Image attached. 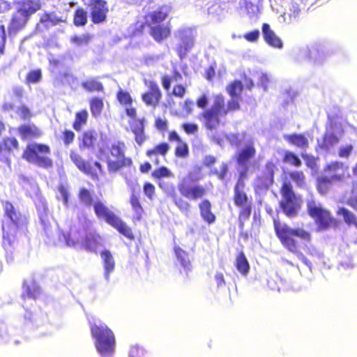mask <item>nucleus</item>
<instances>
[{
	"label": "nucleus",
	"mask_w": 357,
	"mask_h": 357,
	"mask_svg": "<svg viewBox=\"0 0 357 357\" xmlns=\"http://www.w3.org/2000/svg\"><path fill=\"white\" fill-rule=\"evenodd\" d=\"M243 90L242 82L235 79L226 86V91L230 96V99L227 102L225 96L222 93H218L213 96L212 106L206 109L208 104L207 96L203 94L197 99V106L199 108L204 109L199 114L198 119L206 130H216L220 127L222 118L227 116L229 113L241 109L240 102L242 101L241 93Z\"/></svg>",
	"instance_id": "f257e3e1"
},
{
	"label": "nucleus",
	"mask_w": 357,
	"mask_h": 357,
	"mask_svg": "<svg viewBox=\"0 0 357 357\" xmlns=\"http://www.w3.org/2000/svg\"><path fill=\"white\" fill-rule=\"evenodd\" d=\"M172 12V6L162 4L144 15V22L135 24V34L143 33L146 26L149 27V34L157 43H162L171 36V27L160 24L167 20Z\"/></svg>",
	"instance_id": "f03ea898"
},
{
	"label": "nucleus",
	"mask_w": 357,
	"mask_h": 357,
	"mask_svg": "<svg viewBox=\"0 0 357 357\" xmlns=\"http://www.w3.org/2000/svg\"><path fill=\"white\" fill-rule=\"evenodd\" d=\"M273 227L283 248L305 259L301 253V249L307 246L306 243L311 242V234L303 228L290 227L287 224L282 223L278 218L273 220Z\"/></svg>",
	"instance_id": "7ed1b4c3"
},
{
	"label": "nucleus",
	"mask_w": 357,
	"mask_h": 357,
	"mask_svg": "<svg viewBox=\"0 0 357 357\" xmlns=\"http://www.w3.org/2000/svg\"><path fill=\"white\" fill-rule=\"evenodd\" d=\"M4 216L10 224L2 225V244L4 248L12 246L17 239V232L20 229H26L29 223L28 215L17 211L10 201L1 202Z\"/></svg>",
	"instance_id": "20e7f679"
},
{
	"label": "nucleus",
	"mask_w": 357,
	"mask_h": 357,
	"mask_svg": "<svg viewBox=\"0 0 357 357\" xmlns=\"http://www.w3.org/2000/svg\"><path fill=\"white\" fill-rule=\"evenodd\" d=\"M324 172L330 174V176H321L316 180V188L321 195L328 194L333 185L343 186L347 180L351 178L348 166L340 161H333L326 164Z\"/></svg>",
	"instance_id": "39448f33"
},
{
	"label": "nucleus",
	"mask_w": 357,
	"mask_h": 357,
	"mask_svg": "<svg viewBox=\"0 0 357 357\" xmlns=\"http://www.w3.org/2000/svg\"><path fill=\"white\" fill-rule=\"evenodd\" d=\"M90 331L95 340L96 350L102 357H107L114 354L116 340L113 331L105 324L97 325L91 324Z\"/></svg>",
	"instance_id": "423d86ee"
},
{
	"label": "nucleus",
	"mask_w": 357,
	"mask_h": 357,
	"mask_svg": "<svg viewBox=\"0 0 357 357\" xmlns=\"http://www.w3.org/2000/svg\"><path fill=\"white\" fill-rule=\"evenodd\" d=\"M51 149L49 145L40 143H31L26 145L22 158L30 164L40 168L49 169L53 167V160L50 156Z\"/></svg>",
	"instance_id": "0eeeda50"
},
{
	"label": "nucleus",
	"mask_w": 357,
	"mask_h": 357,
	"mask_svg": "<svg viewBox=\"0 0 357 357\" xmlns=\"http://www.w3.org/2000/svg\"><path fill=\"white\" fill-rule=\"evenodd\" d=\"M306 206L307 213L314 220L318 231H326L339 227V220L320 204L312 199L307 202Z\"/></svg>",
	"instance_id": "6e6552de"
},
{
	"label": "nucleus",
	"mask_w": 357,
	"mask_h": 357,
	"mask_svg": "<svg viewBox=\"0 0 357 357\" xmlns=\"http://www.w3.org/2000/svg\"><path fill=\"white\" fill-rule=\"evenodd\" d=\"M96 215L116 229L121 234L130 241L135 240V235L132 229L127 225L119 217L111 211L101 200H96L93 206Z\"/></svg>",
	"instance_id": "1a4fd4ad"
},
{
	"label": "nucleus",
	"mask_w": 357,
	"mask_h": 357,
	"mask_svg": "<svg viewBox=\"0 0 357 357\" xmlns=\"http://www.w3.org/2000/svg\"><path fill=\"white\" fill-rule=\"evenodd\" d=\"M108 151L109 155L106 157V163L109 173H116L132 166V158L126 155V144L123 142L118 141L113 143L108 148Z\"/></svg>",
	"instance_id": "9d476101"
},
{
	"label": "nucleus",
	"mask_w": 357,
	"mask_h": 357,
	"mask_svg": "<svg viewBox=\"0 0 357 357\" xmlns=\"http://www.w3.org/2000/svg\"><path fill=\"white\" fill-rule=\"evenodd\" d=\"M201 178L193 172H188L178 183L177 188L181 195L190 201L203 199L207 195V189L199 183Z\"/></svg>",
	"instance_id": "9b49d317"
},
{
	"label": "nucleus",
	"mask_w": 357,
	"mask_h": 357,
	"mask_svg": "<svg viewBox=\"0 0 357 357\" xmlns=\"http://www.w3.org/2000/svg\"><path fill=\"white\" fill-rule=\"evenodd\" d=\"M280 192L282 197L279 203L280 208L287 217H296L302 206L301 197L295 194L289 182L282 183Z\"/></svg>",
	"instance_id": "f8f14e48"
},
{
	"label": "nucleus",
	"mask_w": 357,
	"mask_h": 357,
	"mask_svg": "<svg viewBox=\"0 0 357 357\" xmlns=\"http://www.w3.org/2000/svg\"><path fill=\"white\" fill-rule=\"evenodd\" d=\"M245 183L241 178H239L234 186V204L241 208L238 214V221L241 227H243L244 222L248 220L251 215L252 206L249 202L247 194L243 189Z\"/></svg>",
	"instance_id": "ddd939ff"
},
{
	"label": "nucleus",
	"mask_w": 357,
	"mask_h": 357,
	"mask_svg": "<svg viewBox=\"0 0 357 357\" xmlns=\"http://www.w3.org/2000/svg\"><path fill=\"white\" fill-rule=\"evenodd\" d=\"M160 79L162 88L166 91H170L172 96L181 100L186 95L188 85L181 83L183 75L177 69H174L171 75H162Z\"/></svg>",
	"instance_id": "4468645a"
},
{
	"label": "nucleus",
	"mask_w": 357,
	"mask_h": 357,
	"mask_svg": "<svg viewBox=\"0 0 357 357\" xmlns=\"http://www.w3.org/2000/svg\"><path fill=\"white\" fill-rule=\"evenodd\" d=\"M70 158L80 172L91 176L93 178L98 179L99 175L105 174L102 165L98 161H95L92 165L75 151L70 152Z\"/></svg>",
	"instance_id": "2eb2a0df"
},
{
	"label": "nucleus",
	"mask_w": 357,
	"mask_h": 357,
	"mask_svg": "<svg viewBox=\"0 0 357 357\" xmlns=\"http://www.w3.org/2000/svg\"><path fill=\"white\" fill-rule=\"evenodd\" d=\"M145 84L148 90L142 94V100L147 107L155 108L162 100V93L159 85L154 80L146 81Z\"/></svg>",
	"instance_id": "dca6fc26"
},
{
	"label": "nucleus",
	"mask_w": 357,
	"mask_h": 357,
	"mask_svg": "<svg viewBox=\"0 0 357 357\" xmlns=\"http://www.w3.org/2000/svg\"><path fill=\"white\" fill-rule=\"evenodd\" d=\"M90 17L94 24L106 21L109 12L107 2L105 0H89Z\"/></svg>",
	"instance_id": "f3484780"
},
{
	"label": "nucleus",
	"mask_w": 357,
	"mask_h": 357,
	"mask_svg": "<svg viewBox=\"0 0 357 357\" xmlns=\"http://www.w3.org/2000/svg\"><path fill=\"white\" fill-rule=\"evenodd\" d=\"M275 169L276 165L273 161L266 162L264 170L256 179L259 188L267 189L273 185Z\"/></svg>",
	"instance_id": "a211bd4d"
},
{
	"label": "nucleus",
	"mask_w": 357,
	"mask_h": 357,
	"mask_svg": "<svg viewBox=\"0 0 357 357\" xmlns=\"http://www.w3.org/2000/svg\"><path fill=\"white\" fill-rule=\"evenodd\" d=\"M30 17L26 15L24 12L20 11L18 8L12 15L8 26V32L10 34H15L22 29H23L27 22H29Z\"/></svg>",
	"instance_id": "6ab92c4d"
},
{
	"label": "nucleus",
	"mask_w": 357,
	"mask_h": 357,
	"mask_svg": "<svg viewBox=\"0 0 357 357\" xmlns=\"http://www.w3.org/2000/svg\"><path fill=\"white\" fill-rule=\"evenodd\" d=\"M169 149V144L167 142H162L155 144L150 149H148L145 152V155L153 162L155 165L158 166L160 163L159 156L165 158Z\"/></svg>",
	"instance_id": "aec40b11"
},
{
	"label": "nucleus",
	"mask_w": 357,
	"mask_h": 357,
	"mask_svg": "<svg viewBox=\"0 0 357 357\" xmlns=\"http://www.w3.org/2000/svg\"><path fill=\"white\" fill-rule=\"evenodd\" d=\"M116 99L122 106L125 107V112L128 116L131 119L137 117V109L132 106L133 99L128 91L119 89L116 92Z\"/></svg>",
	"instance_id": "412c9836"
},
{
	"label": "nucleus",
	"mask_w": 357,
	"mask_h": 357,
	"mask_svg": "<svg viewBox=\"0 0 357 357\" xmlns=\"http://www.w3.org/2000/svg\"><path fill=\"white\" fill-rule=\"evenodd\" d=\"M98 142V133L94 130H87L78 137L79 150L94 149Z\"/></svg>",
	"instance_id": "4be33fe9"
},
{
	"label": "nucleus",
	"mask_w": 357,
	"mask_h": 357,
	"mask_svg": "<svg viewBox=\"0 0 357 357\" xmlns=\"http://www.w3.org/2000/svg\"><path fill=\"white\" fill-rule=\"evenodd\" d=\"M132 119V121L130 122V130L135 135L136 143L139 146H141L147 139L145 134V120L143 118L137 119V117Z\"/></svg>",
	"instance_id": "5701e85b"
},
{
	"label": "nucleus",
	"mask_w": 357,
	"mask_h": 357,
	"mask_svg": "<svg viewBox=\"0 0 357 357\" xmlns=\"http://www.w3.org/2000/svg\"><path fill=\"white\" fill-rule=\"evenodd\" d=\"M43 3V0H18L15 2L17 8L30 17L42 9Z\"/></svg>",
	"instance_id": "b1692460"
},
{
	"label": "nucleus",
	"mask_w": 357,
	"mask_h": 357,
	"mask_svg": "<svg viewBox=\"0 0 357 357\" xmlns=\"http://www.w3.org/2000/svg\"><path fill=\"white\" fill-rule=\"evenodd\" d=\"M194 37L192 34L181 33L180 36V43L176 46V51L181 59L185 58L187 54L194 46Z\"/></svg>",
	"instance_id": "393cba45"
},
{
	"label": "nucleus",
	"mask_w": 357,
	"mask_h": 357,
	"mask_svg": "<svg viewBox=\"0 0 357 357\" xmlns=\"http://www.w3.org/2000/svg\"><path fill=\"white\" fill-rule=\"evenodd\" d=\"M17 132L22 139H32L40 137L42 130L33 123L22 124L17 128Z\"/></svg>",
	"instance_id": "a878e982"
},
{
	"label": "nucleus",
	"mask_w": 357,
	"mask_h": 357,
	"mask_svg": "<svg viewBox=\"0 0 357 357\" xmlns=\"http://www.w3.org/2000/svg\"><path fill=\"white\" fill-rule=\"evenodd\" d=\"M284 139L290 145L301 150L309 148V140L304 133H292L283 136Z\"/></svg>",
	"instance_id": "bb28decb"
},
{
	"label": "nucleus",
	"mask_w": 357,
	"mask_h": 357,
	"mask_svg": "<svg viewBox=\"0 0 357 357\" xmlns=\"http://www.w3.org/2000/svg\"><path fill=\"white\" fill-rule=\"evenodd\" d=\"M200 216L204 222L211 225L215 222V215L212 212V204L207 199H202L198 204Z\"/></svg>",
	"instance_id": "cd10ccee"
},
{
	"label": "nucleus",
	"mask_w": 357,
	"mask_h": 357,
	"mask_svg": "<svg viewBox=\"0 0 357 357\" xmlns=\"http://www.w3.org/2000/svg\"><path fill=\"white\" fill-rule=\"evenodd\" d=\"M19 148V142L15 137H5L0 142V160H3L7 155Z\"/></svg>",
	"instance_id": "c85d7f7f"
},
{
	"label": "nucleus",
	"mask_w": 357,
	"mask_h": 357,
	"mask_svg": "<svg viewBox=\"0 0 357 357\" xmlns=\"http://www.w3.org/2000/svg\"><path fill=\"white\" fill-rule=\"evenodd\" d=\"M22 298L36 300L41 294V289L35 280L24 282L23 284Z\"/></svg>",
	"instance_id": "c756f323"
},
{
	"label": "nucleus",
	"mask_w": 357,
	"mask_h": 357,
	"mask_svg": "<svg viewBox=\"0 0 357 357\" xmlns=\"http://www.w3.org/2000/svg\"><path fill=\"white\" fill-rule=\"evenodd\" d=\"M256 155V149L252 144L245 146L236 155V160L238 165L245 166L250 160Z\"/></svg>",
	"instance_id": "7c9ffc66"
},
{
	"label": "nucleus",
	"mask_w": 357,
	"mask_h": 357,
	"mask_svg": "<svg viewBox=\"0 0 357 357\" xmlns=\"http://www.w3.org/2000/svg\"><path fill=\"white\" fill-rule=\"evenodd\" d=\"M100 256L102 260L104 267V276L106 280H109V275L112 273L115 268V261L111 253L108 250H102Z\"/></svg>",
	"instance_id": "2f4dec72"
},
{
	"label": "nucleus",
	"mask_w": 357,
	"mask_h": 357,
	"mask_svg": "<svg viewBox=\"0 0 357 357\" xmlns=\"http://www.w3.org/2000/svg\"><path fill=\"white\" fill-rule=\"evenodd\" d=\"M339 142L340 138L327 129L323 135L321 142L318 144V146L322 151H328Z\"/></svg>",
	"instance_id": "473e14b6"
},
{
	"label": "nucleus",
	"mask_w": 357,
	"mask_h": 357,
	"mask_svg": "<svg viewBox=\"0 0 357 357\" xmlns=\"http://www.w3.org/2000/svg\"><path fill=\"white\" fill-rule=\"evenodd\" d=\"M262 33L265 41L272 47L276 48H281L282 43L281 40L275 34L271 29L270 26L267 23H264L262 25Z\"/></svg>",
	"instance_id": "72a5a7b5"
},
{
	"label": "nucleus",
	"mask_w": 357,
	"mask_h": 357,
	"mask_svg": "<svg viewBox=\"0 0 357 357\" xmlns=\"http://www.w3.org/2000/svg\"><path fill=\"white\" fill-rule=\"evenodd\" d=\"M102 237L96 232L87 234L84 239V248L89 252H96V249L101 245Z\"/></svg>",
	"instance_id": "f704fd0d"
},
{
	"label": "nucleus",
	"mask_w": 357,
	"mask_h": 357,
	"mask_svg": "<svg viewBox=\"0 0 357 357\" xmlns=\"http://www.w3.org/2000/svg\"><path fill=\"white\" fill-rule=\"evenodd\" d=\"M169 196L171 197L174 205L181 212L185 214H188L190 212L192 208L191 204L188 200H185L182 197L179 196L174 188L169 192Z\"/></svg>",
	"instance_id": "c9c22d12"
},
{
	"label": "nucleus",
	"mask_w": 357,
	"mask_h": 357,
	"mask_svg": "<svg viewBox=\"0 0 357 357\" xmlns=\"http://www.w3.org/2000/svg\"><path fill=\"white\" fill-rule=\"evenodd\" d=\"M130 204L132 209L136 215V219L140 220L142 218V215L144 212L142 205L140 202V198L138 193L135 190H132V193L130 197Z\"/></svg>",
	"instance_id": "e433bc0d"
},
{
	"label": "nucleus",
	"mask_w": 357,
	"mask_h": 357,
	"mask_svg": "<svg viewBox=\"0 0 357 357\" xmlns=\"http://www.w3.org/2000/svg\"><path fill=\"white\" fill-rule=\"evenodd\" d=\"M89 117L88 112L86 109H82L75 113V119L73 122V128L77 132H80L83 127L87 123Z\"/></svg>",
	"instance_id": "4c0bfd02"
},
{
	"label": "nucleus",
	"mask_w": 357,
	"mask_h": 357,
	"mask_svg": "<svg viewBox=\"0 0 357 357\" xmlns=\"http://www.w3.org/2000/svg\"><path fill=\"white\" fill-rule=\"evenodd\" d=\"M174 251L182 267L187 271H190L191 263L188 253L178 245L174 246Z\"/></svg>",
	"instance_id": "58836bf2"
},
{
	"label": "nucleus",
	"mask_w": 357,
	"mask_h": 357,
	"mask_svg": "<svg viewBox=\"0 0 357 357\" xmlns=\"http://www.w3.org/2000/svg\"><path fill=\"white\" fill-rule=\"evenodd\" d=\"M235 266L243 275H246L249 273L250 264L243 251L238 253L236 258Z\"/></svg>",
	"instance_id": "ea45409f"
},
{
	"label": "nucleus",
	"mask_w": 357,
	"mask_h": 357,
	"mask_svg": "<svg viewBox=\"0 0 357 357\" xmlns=\"http://www.w3.org/2000/svg\"><path fill=\"white\" fill-rule=\"evenodd\" d=\"M73 22L77 27L84 26L87 24V12L82 7H78L75 10Z\"/></svg>",
	"instance_id": "a19ab883"
},
{
	"label": "nucleus",
	"mask_w": 357,
	"mask_h": 357,
	"mask_svg": "<svg viewBox=\"0 0 357 357\" xmlns=\"http://www.w3.org/2000/svg\"><path fill=\"white\" fill-rule=\"evenodd\" d=\"M77 197L80 202L87 207L93 206L96 202L93 197V192L84 187L79 188Z\"/></svg>",
	"instance_id": "79ce46f5"
},
{
	"label": "nucleus",
	"mask_w": 357,
	"mask_h": 357,
	"mask_svg": "<svg viewBox=\"0 0 357 357\" xmlns=\"http://www.w3.org/2000/svg\"><path fill=\"white\" fill-rule=\"evenodd\" d=\"M82 86L89 93H98L104 91L103 84L95 78L88 79L82 82Z\"/></svg>",
	"instance_id": "37998d69"
},
{
	"label": "nucleus",
	"mask_w": 357,
	"mask_h": 357,
	"mask_svg": "<svg viewBox=\"0 0 357 357\" xmlns=\"http://www.w3.org/2000/svg\"><path fill=\"white\" fill-rule=\"evenodd\" d=\"M62 22L63 20L57 17L54 12H45L40 17V22L45 26H56Z\"/></svg>",
	"instance_id": "c03bdc74"
},
{
	"label": "nucleus",
	"mask_w": 357,
	"mask_h": 357,
	"mask_svg": "<svg viewBox=\"0 0 357 357\" xmlns=\"http://www.w3.org/2000/svg\"><path fill=\"white\" fill-rule=\"evenodd\" d=\"M282 162L294 167H300L302 165V161L298 155L291 151H284Z\"/></svg>",
	"instance_id": "a18cd8bd"
},
{
	"label": "nucleus",
	"mask_w": 357,
	"mask_h": 357,
	"mask_svg": "<svg viewBox=\"0 0 357 357\" xmlns=\"http://www.w3.org/2000/svg\"><path fill=\"white\" fill-rule=\"evenodd\" d=\"M90 111L93 117L100 116L103 109V100L99 97H93L89 100Z\"/></svg>",
	"instance_id": "49530a36"
},
{
	"label": "nucleus",
	"mask_w": 357,
	"mask_h": 357,
	"mask_svg": "<svg viewBox=\"0 0 357 357\" xmlns=\"http://www.w3.org/2000/svg\"><path fill=\"white\" fill-rule=\"evenodd\" d=\"M337 214L343 217V220L348 225H354L357 228V219L354 213L344 207H340L337 211Z\"/></svg>",
	"instance_id": "de8ad7c7"
},
{
	"label": "nucleus",
	"mask_w": 357,
	"mask_h": 357,
	"mask_svg": "<svg viewBox=\"0 0 357 357\" xmlns=\"http://www.w3.org/2000/svg\"><path fill=\"white\" fill-rule=\"evenodd\" d=\"M92 39V36L88 33H83L80 36L75 35L70 37L71 43L77 46L87 45Z\"/></svg>",
	"instance_id": "09e8293b"
},
{
	"label": "nucleus",
	"mask_w": 357,
	"mask_h": 357,
	"mask_svg": "<svg viewBox=\"0 0 357 357\" xmlns=\"http://www.w3.org/2000/svg\"><path fill=\"white\" fill-rule=\"evenodd\" d=\"M173 176L170 169L165 166L159 167L155 169L151 173V176L155 180H160L162 178H171Z\"/></svg>",
	"instance_id": "8fccbe9b"
},
{
	"label": "nucleus",
	"mask_w": 357,
	"mask_h": 357,
	"mask_svg": "<svg viewBox=\"0 0 357 357\" xmlns=\"http://www.w3.org/2000/svg\"><path fill=\"white\" fill-rule=\"evenodd\" d=\"M42 79V72L40 69L30 70L26 75L25 82L29 85L31 84L38 83Z\"/></svg>",
	"instance_id": "3c124183"
},
{
	"label": "nucleus",
	"mask_w": 357,
	"mask_h": 357,
	"mask_svg": "<svg viewBox=\"0 0 357 357\" xmlns=\"http://www.w3.org/2000/svg\"><path fill=\"white\" fill-rule=\"evenodd\" d=\"M174 154L177 158H187L189 155V148L187 143L183 141L177 143Z\"/></svg>",
	"instance_id": "603ef678"
},
{
	"label": "nucleus",
	"mask_w": 357,
	"mask_h": 357,
	"mask_svg": "<svg viewBox=\"0 0 357 357\" xmlns=\"http://www.w3.org/2000/svg\"><path fill=\"white\" fill-rule=\"evenodd\" d=\"M289 176L298 187H303L305 185V177L302 171L290 172Z\"/></svg>",
	"instance_id": "864d4df0"
},
{
	"label": "nucleus",
	"mask_w": 357,
	"mask_h": 357,
	"mask_svg": "<svg viewBox=\"0 0 357 357\" xmlns=\"http://www.w3.org/2000/svg\"><path fill=\"white\" fill-rule=\"evenodd\" d=\"M168 121L165 117L158 116L155 119L154 127L160 132L164 133L168 130Z\"/></svg>",
	"instance_id": "5fc2aeb1"
},
{
	"label": "nucleus",
	"mask_w": 357,
	"mask_h": 357,
	"mask_svg": "<svg viewBox=\"0 0 357 357\" xmlns=\"http://www.w3.org/2000/svg\"><path fill=\"white\" fill-rule=\"evenodd\" d=\"M61 140L66 146L71 144L75 138V134L70 129H66L61 132Z\"/></svg>",
	"instance_id": "6e6d98bb"
},
{
	"label": "nucleus",
	"mask_w": 357,
	"mask_h": 357,
	"mask_svg": "<svg viewBox=\"0 0 357 357\" xmlns=\"http://www.w3.org/2000/svg\"><path fill=\"white\" fill-rule=\"evenodd\" d=\"M351 192L353 194L356 193V195L349 197L347 201V205L351 206L354 210H357V182L356 181H352Z\"/></svg>",
	"instance_id": "4d7b16f0"
},
{
	"label": "nucleus",
	"mask_w": 357,
	"mask_h": 357,
	"mask_svg": "<svg viewBox=\"0 0 357 357\" xmlns=\"http://www.w3.org/2000/svg\"><path fill=\"white\" fill-rule=\"evenodd\" d=\"M301 157L307 167L311 169H315L317 168V158L313 155L302 153Z\"/></svg>",
	"instance_id": "13d9d810"
},
{
	"label": "nucleus",
	"mask_w": 357,
	"mask_h": 357,
	"mask_svg": "<svg viewBox=\"0 0 357 357\" xmlns=\"http://www.w3.org/2000/svg\"><path fill=\"white\" fill-rule=\"evenodd\" d=\"M72 232H73V230H72V229H70L68 232L62 234V236L65 241L66 244L69 247L75 246L76 245L78 244V243L79 241L78 237H77V238L73 237Z\"/></svg>",
	"instance_id": "bf43d9fd"
},
{
	"label": "nucleus",
	"mask_w": 357,
	"mask_h": 357,
	"mask_svg": "<svg viewBox=\"0 0 357 357\" xmlns=\"http://www.w3.org/2000/svg\"><path fill=\"white\" fill-rule=\"evenodd\" d=\"M17 112L20 119L23 121H28L32 116L30 109L24 105L20 106Z\"/></svg>",
	"instance_id": "052dcab7"
},
{
	"label": "nucleus",
	"mask_w": 357,
	"mask_h": 357,
	"mask_svg": "<svg viewBox=\"0 0 357 357\" xmlns=\"http://www.w3.org/2000/svg\"><path fill=\"white\" fill-rule=\"evenodd\" d=\"M144 195L150 199H153L155 194V187L153 184L146 182L143 186Z\"/></svg>",
	"instance_id": "680f3d73"
},
{
	"label": "nucleus",
	"mask_w": 357,
	"mask_h": 357,
	"mask_svg": "<svg viewBox=\"0 0 357 357\" xmlns=\"http://www.w3.org/2000/svg\"><path fill=\"white\" fill-rule=\"evenodd\" d=\"M354 150V146L351 144H347L344 146H341L338 150V156L342 158H348Z\"/></svg>",
	"instance_id": "e2e57ef3"
},
{
	"label": "nucleus",
	"mask_w": 357,
	"mask_h": 357,
	"mask_svg": "<svg viewBox=\"0 0 357 357\" xmlns=\"http://www.w3.org/2000/svg\"><path fill=\"white\" fill-rule=\"evenodd\" d=\"M181 128L188 135H192L198 131V126L194 123H184L181 125Z\"/></svg>",
	"instance_id": "0e129e2a"
},
{
	"label": "nucleus",
	"mask_w": 357,
	"mask_h": 357,
	"mask_svg": "<svg viewBox=\"0 0 357 357\" xmlns=\"http://www.w3.org/2000/svg\"><path fill=\"white\" fill-rule=\"evenodd\" d=\"M144 354V349L139 346H132L129 350V357H143Z\"/></svg>",
	"instance_id": "69168bd1"
},
{
	"label": "nucleus",
	"mask_w": 357,
	"mask_h": 357,
	"mask_svg": "<svg viewBox=\"0 0 357 357\" xmlns=\"http://www.w3.org/2000/svg\"><path fill=\"white\" fill-rule=\"evenodd\" d=\"M259 36V31L258 30H254L248 32L244 35V38L248 42H256Z\"/></svg>",
	"instance_id": "338daca9"
},
{
	"label": "nucleus",
	"mask_w": 357,
	"mask_h": 357,
	"mask_svg": "<svg viewBox=\"0 0 357 357\" xmlns=\"http://www.w3.org/2000/svg\"><path fill=\"white\" fill-rule=\"evenodd\" d=\"M59 192L62 197L63 204L65 205H67L69 201V193L68 192V190L64 185H61L59 186Z\"/></svg>",
	"instance_id": "774afa93"
}]
</instances>
